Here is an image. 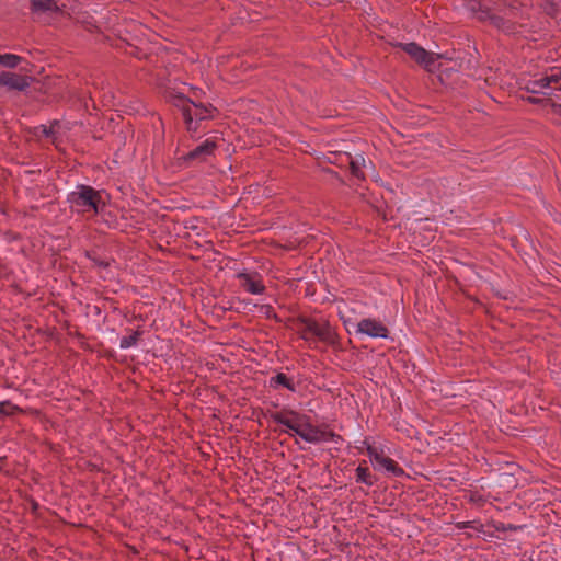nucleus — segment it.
<instances>
[{"mask_svg":"<svg viewBox=\"0 0 561 561\" xmlns=\"http://www.w3.org/2000/svg\"><path fill=\"white\" fill-rule=\"evenodd\" d=\"M367 455L374 462L375 469L383 470L394 477H400L404 473L403 469L393 459L385 456L381 449H378L374 446H368Z\"/></svg>","mask_w":561,"mask_h":561,"instance_id":"6","label":"nucleus"},{"mask_svg":"<svg viewBox=\"0 0 561 561\" xmlns=\"http://www.w3.org/2000/svg\"><path fill=\"white\" fill-rule=\"evenodd\" d=\"M300 437L306 440L307 443L311 444H318L321 442H329V440H335V438H339L337 435H335L332 432L321 430L320 427L313 426L309 422V417L306 416V420L302 424L301 431H300Z\"/></svg>","mask_w":561,"mask_h":561,"instance_id":"7","label":"nucleus"},{"mask_svg":"<svg viewBox=\"0 0 561 561\" xmlns=\"http://www.w3.org/2000/svg\"><path fill=\"white\" fill-rule=\"evenodd\" d=\"M528 89L533 93L550 96V101L561 100V67H553L547 70L540 78L529 81Z\"/></svg>","mask_w":561,"mask_h":561,"instance_id":"3","label":"nucleus"},{"mask_svg":"<svg viewBox=\"0 0 561 561\" xmlns=\"http://www.w3.org/2000/svg\"><path fill=\"white\" fill-rule=\"evenodd\" d=\"M68 201L73 210L82 214L96 215L105 206L102 193L87 185L77 186L69 193Z\"/></svg>","mask_w":561,"mask_h":561,"instance_id":"1","label":"nucleus"},{"mask_svg":"<svg viewBox=\"0 0 561 561\" xmlns=\"http://www.w3.org/2000/svg\"><path fill=\"white\" fill-rule=\"evenodd\" d=\"M21 57L13 54L0 55V65L7 68H15L21 61Z\"/></svg>","mask_w":561,"mask_h":561,"instance_id":"19","label":"nucleus"},{"mask_svg":"<svg viewBox=\"0 0 561 561\" xmlns=\"http://www.w3.org/2000/svg\"><path fill=\"white\" fill-rule=\"evenodd\" d=\"M237 278L244 290L252 295H261L265 290L262 276L259 273L241 272L238 273Z\"/></svg>","mask_w":561,"mask_h":561,"instance_id":"9","label":"nucleus"},{"mask_svg":"<svg viewBox=\"0 0 561 561\" xmlns=\"http://www.w3.org/2000/svg\"><path fill=\"white\" fill-rule=\"evenodd\" d=\"M215 148H216L215 140L206 139L201 145H198L196 148H194L193 150H191L187 153V159L205 161L207 159V157H209L214 153Z\"/></svg>","mask_w":561,"mask_h":561,"instance_id":"11","label":"nucleus"},{"mask_svg":"<svg viewBox=\"0 0 561 561\" xmlns=\"http://www.w3.org/2000/svg\"><path fill=\"white\" fill-rule=\"evenodd\" d=\"M289 415H293L295 417V421L290 424L289 428L287 431L294 432L300 437V431L302 427V424L306 420V415H299L294 411L288 412Z\"/></svg>","mask_w":561,"mask_h":561,"instance_id":"18","label":"nucleus"},{"mask_svg":"<svg viewBox=\"0 0 561 561\" xmlns=\"http://www.w3.org/2000/svg\"><path fill=\"white\" fill-rule=\"evenodd\" d=\"M356 481L368 486L374 485L375 479L367 467L359 465L356 470Z\"/></svg>","mask_w":561,"mask_h":561,"instance_id":"15","label":"nucleus"},{"mask_svg":"<svg viewBox=\"0 0 561 561\" xmlns=\"http://www.w3.org/2000/svg\"><path fill=\"white\" fill-rule=\"evenodd\" d=\"M558 0H553V5H558Z\"/></svg>","mask_w":561,"mask_h":561,"instance_id":"24","label":"nucleus"},{"mask_svg":"<svg viewBox=\"0 0 561 561\" xmlns=\"http://www.w3.org/2000/svg\"><path fill=\"white\" fill-rule=\"evenodd\" d=\"M552 106L554 111L561 115V104H558L554 101H552Z\"/></svg>","mask_w":561,"mask_h":561,"instance_id":"23","label":"nucleus"},{"mask_svg":"<svg viewBox=\"0 0 561 561\" xmlns=\"http://www.w3.org/2000/svg\"><path fill=\"white\" fill-rule=\"evenodd\" d=\"M31 3L35 12L53 11L55 9L53 0H31Z\"/></svg>","mask_w":561,"mask_h":561,"instance_id":"16","label":"nucleus"},{"mask_svg":"<svg viewBox=\"0 0 561 561\" xmlns=\"http://www.w3.org/2000/svg\"><path fill=\"white\" fill-rule=\"evenodd\" d=\"M289 415H293L295 417V421L290 424L289 428L287 431L294 432L300 437V431L302 427V424L306 420V415H299L294 411L288 412Z\"/></svg>","mask_w":561,"mask_h":561,"instance_id":"17","label":"nucleus"},{"mask_svg":"<svg viewBox=\"0 0 561 561\" xmlns=\"http://www.w3.org/2000/svg\"><path fill=\"white\" fill-rule=\"evenodd\" d=\"M270 387L273 389H278L279 387H284L291 392L297 390L296 383L291 378H289L284 373H278L275 376L271 377L268 380Z\"/></svg>","mask_w":561,"mask_h":561,"instance_id":"12","label":"nucleus"},{"mask_svg":"<svg viewBox=\"0 0 561 561\" xmlns=\"http://www.w3.org/2000/svg\"><path fill=\"white\" fill-rule=\"evenodd\" d=\"M0 85L8 87L12 90L23 91L30 85V82L27 77L9 71H1Z\"/></svg>","mask_w":561,"mask_h":561,"instance_id":"10","label":"nucleus"},{"mask_svg":"<svg viewBox=\"0 0 561 561\" xmlns=\"http://www.w3.org/2000/svg\"><path fill=\"white\" fill-rule=\"evenodd\" d=\"M398 46L427 71L433 72L437 68L436 61L440 58L439 55L425 50L416 43H400Z\"/></svg>","mask_w":561,"mask_h":561,"instance_id":"5","label":"nucleus"},{"mask_svg":"<svg viewBox=\"0 0 561 561\" xmlns=\"http://www.w3.org/2000/svg\"><path fill=\"white\" fill-rule=\"evenodd\" d=\"M273 420L278 423V424H282L284 426H286V428L288 430L290 424L295 421L291 420L290 417H288L286 414L282 413V412H276L272 415Z\"/></svg>","mask_w":561,"mask_h":561,"instance_id":"21","label":"nucleus"},{"mask_svg":"<svg viewBox=\"0 0 561 561\" xmlns=\"http://www.w3.org/2000/svg\"><path fill=\"white\" fill-rule=\"evenodd\" d=\"M60 124L58 122H54L50 126L42 125L36 128L35 135L38 137L45 136L50 138L53 142L57 140V135L59 133Z\"/></svg>","mask_w":561,"mask_h":561,"instance_id":"13","label":"nucleus"},{"mask_svg":"<svg viewBox=\"0 0 561 561\" xmlns=\"http://www.w3.org/2000/svg\"><path fill=\"white\" fill-rule=\"evenodd\" d=\"M16 408L13 404H11L10 402H1L0 403V413L1 414L10 415L13 413V411Z\"/></svg>","mask_w":561,"mask_h":561,"instance_id":"22","label":"nucleus"},{"mask_svg":"<svg viewBox=\"0 0 561 561\" xmlns=\"http://www.w3.org/2000/svg\"><path fill=\"white\" fill-rule=\"evenodd\" d=\"M174 105L181 110L186 128L191 133L197 131L198 122L211 118L215 111L211 105L198 104L183 95L174 99Z\"/></svg>","mask_w":561,"mask_h":561,"instance_id":"2","label":"nucleus"},{"mask_svg":"<svg viewBox=\"0 0 561 561\" xmlns=\"http://www.w3.org/2000/svg\"><path fill=\"white\" fill-rule=\"evenodd\" d=\"M350 160L351 172L356 178H363V168H366V160L362 154H356L355 157H347Z\"/></svg>","mask_w":561,"mask_h":561,"instance_id":"14","label":"nucleus"},{"mask_svg":"<svg viewBox=\"0 0 561 561\" xmlns=\"http://www.w3.org/2000/svg\"><path fill=\"white\" fill-rule=\"evenodd\" d=\"M344 324L348 331H351L350 327H352L355 334H364L373 339H388L389 336L387 327L374 318H364L356 323L344 321Z\"/></svg>","mask_w":561,"mask_h":561,"instance_id":"4","label":"nucleus"},{"mask_svg":"<svg viewBox=\"0 0 561 561\" xmlns=\"http://www.w3.org/2000/svg\"><path fill=\"white\" fill-rule=\"evenodd\" d=\"M308 334L316 336L327 344H333L335 342V333L329 323H319L312 320L306 321L304 339L308 340Z\"/></svg>","mask_w":561,"mask_h":561,"instance_id":"8","label":"nucleus"},{"mask_svg":"<svg viewBox=\"0 0 561 561\" xmlns=\"http://www.w3.org/2000/svg\"><path fill=\"white\" fill-rule=\"evenodd\" d=\"M140 336L139 332H134L128 336H123L119 342V347L123 350L129 348L131 346H135L138 342V339Z\"/></svg>","mask_w":561,"mask_h":561,"instance_id":"20","label":"nucleus"}]
</instances>
